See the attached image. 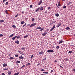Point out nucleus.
Masks as SVG:
<instances>
[{"mask_svg":"<svg viewBox=\"0 0 75 75\" xmlns=\"http://www.w3.org/2000/svg\"><path fill=\"white\" fill-rule=\"evenodd\" d=\"M15 43L16 44H19V43H20V42L18 40L17 41H16L15 42Z\"/></svg>","mask_w":75,"mask_h":75,"instance_id":"0eeeda50","label":"nucleus"},{"mask_svg":"<svg viewBox=\"0 0 75 75\" xmlns=\"http://www.w3.org/2000/svg\"><path fill=\"white\" fill-rule=\"evenodd\" d=\"M66 7H67V6H63V8H66Z\"/></svg>","mask_w":75,"mask_h":75,"instance_id":"603ef678","label":"nucleus"},{"mask_svg":"<svg viewBox=\"0 0 75 75\" xmlns=\"http://www.w3.org/2000/svg\"><path fill=\"white\" fill-rule=\"evenodd\" d=\"M47 52H49L50 53L51 52H54V50H49L47 51Z\"/></svg>","mask_w":75,"mask_h":75,"instance_id":"f257e3e1","label":"nucleus"},{"mask_svg":"<svg viewBox=\"0 0 75 75\" xmlns=\"http://www.w3.org/2000/svg\"><path fill=\"white\" fill-rule=\"evenodd\" d=\"M21 54L22 55H24V53H23V52H21Z\"/></svg>","mask_w":75,"mask_h":75,"instance_id":"a19ab883","label":"nucleus"},{"mask_svg":"<svg viewBox=\"0 0 75 75\" xmlns=\"http://www.w3.org/2000/svg\"><path fill=\"white\" fill-rule=\"evenodd\" d=\"M59 48V46H57V47H56V48L57 49H58V48Z\"/></svg>","mask_w":75,"mask_h":75,"instance_id":"58836bf2","label":"nucleus"},{"mask_svg":"<svg viewBox=\"0 0 75 75\" xmlns=\"http://www.w3.org/2000/svg\"><path fill=\"white\" fill-rule=\"evenodd\" d=\"M66 30H69V29H70V28H69V27H67L66 28Z\"/></svg>","mask_w":75,"mask_h":75,"instance_id":"c85d7f7f","label":"nucleus"},{"mask_svg":"<svg viewBox=\"0 0 75 75\" xmlns=\"http://www.w3.org/2000/svg\"><path fill=\"white\" fill-rule=\"evenodd\" d=\"M33 57H34V55H33V54H32L31 55V58L32 59L33 58Z\"/></svg>","mask_w":75,"mask_h":75,"instance_id":"f704fd0d","label":"nucleus"},{"mask_svg":"<svg viewBox=\"0 0 75 75\" xmlns=\"http://www.w3.org/2000/svg\"><path fill=\"white\" fill-rule=\"evenodd\" d=\"M47 34V32L43 33L42 34V35H43V36H45V35H46V34Z\"/></svg>","mask_w":75,"mask_h":75,"instance_id":"20e7f679","label":"nucleus"},{"mask_svg":"<svg viewBox=\"0 0 75 75\" xmlns=\"http://www.w3.org/2000/svg\"><path fill=\"white\" fill-rule=\"evenodd\" d=\"M4 22V21L3 20H0V23H3Z\"/></svg>","mask_w":75,"mask_h":75,"instance_id":"f3484780","label":"nucleus"},{"mask_svg":"<svg viewBox=\"0 0 75 75\" xmlns=\"http://www.w3.org/2000/svg\"><path fill=\"white\" fill-rule=\"evenodd\" d=\"M33 26H34V25H33V23L32 24H31L30 25V27H33Z\"/></svg>","mask_w":75,"mask_h":75,"instance_id":"bb28decb","label":"nucleus"},{"mask_svg":"<svg viewBox=\"0 0 75 75\" xmlns=\"http://www.w3.org/2000/svg\"><path fill=\"white\" fill-rule=\"evenodd\" d=\"M8 2H6V5H8Z\"/></svg>","mask_w":75,"mask_h":75,"instance_id":"a18cd8bd","label":"nucleus"},{"mask_svg":"<svg viewBox=\"0 0 75 75\" xmlns=\"http://www.w3.org/2000/svg\"><path fill=\"white\" fill-rule=\"evenodd\" d=\"M42 2V0H40L38 3V5H40V4H41Z\"/></svg>","mask_w":75,"mask_h":75,"instance_id":"f03ea898","label":"nucleus"},{"mask_svg":"<svg viewBox=\"0 0 75 75\" xmlns=\"http://www.w3.org/2000/svg\"><path fill=\"white\" fill-rule=\"evenodd\" d=\"M65 61H68V59L67 58H66L65 59H64Z\"/></svg>","mask_w":75,"mask_h":75,"instance_id":"37998d69","label":"nucleus"},{"mask_svg":"<svg viewBox=\"0 0 75 75\" xmlns=\"http://www.w3.org/2000/svg\"><path fill=\"white\" fill-rule=\"evenodd\" d=\"M21 23L22 24H24V23H25V22L24 21H22L21 22Z\"/></svg>","mask_w":75,"mask_h":75,"instance_id":"6ab92c4d","label":"nucleus"},{"mask_svg":"<svg viewBox=\"0 0 75 75\" xmlns=\"http://www.w3.org/2000/svg\"><path fill=\"white\" fill-rule=\"evenodd\" d=\"M6 66H7V65L6 64H4L3 66V67H6Z\"/></svg>","mask_w":75,"mask_h":75,"instance_id":"423d86ee","label":"nucleus"},{"mask_svg":"<svg viewBox=\"0 0 75 75\" xmlns=\"http://www.w3.org/2000/svg\"><path fill=\"white\" fill-rule=\"evenodd\" d=\"M55 16H56V17H59V14L58 13H56L55 15Z\"/></svg>","mask_w":75,"mask_h":75,"instance_id":"2eb2a0df","label":"nucleus"},{"mask_svg":"<svg viewBox=\"0 0 75 75\" xmlns=\"http://www.w3.org/2000/svg\"><path fill=\"white\" fill-rule=\"evenodd\" d=\"M7 10H6V11H5V13H6L7 14H8V13L7 12Z\"/></svg>","mask_w":75,"mask_h":75,"instance_id":"cd10ccee","label":"nucleus"},{"mask_svg":"<svg viewBox=\"0 0 75 75\" xmlns=\"http://www.w3.org/2000/svg\"><path fill=\"white\" fill-rule=\"evenodd\" d=\"M18 15L17 14V15H16L15 16V18H16V17H18Z\"/></svg>","mask_w":75,"mask_h":75,"instance_id":"3c124183","label":"nucleus"},{"mask_svg":"<svg viewBox=\"0 0 75 75\" xmlns=\"http://www.w3.org/2000/svg\"><path fill=\"white\" fill-rule=\"evenodd\" d=\"M62 24V23H60L58 24V25L59 26H61Z\"/></svg>","mask_w":75,"mask_h":75,"instance_id":"4be33fe9","label":"nucleus"},{"mask_svg":"<svg viewBox=\"0 0 75 75\" xmlns=\"http://www.w3.org/2000/svg\"><path fill=\"white\" fill-rule=\"evenodd\" d=\"M40 65V63H39L37 65V66H38V65Z\"/></svg>","mask_w":75,"mask_h":75,"instance_id":"6e6d98bb","label":"nucleus"},{"mask_svg":"<svg viewBox=\"0 0 75 75\" xmlns=\"http://www.w3.org/2000/svg\"><path fill=\"white\" fill-rule=\"evenodd\" d=\"M28 37V35H27L25 36L24 37V38H27Z\"/></svg>","mask_w":75,"mask_h":75,"instance_id":"ddd939ff","label":"nucleus"},{"mask_svg":"<svg viewBox=\"0 0 75 75\" xmlns=\"http://www.w3.org/2000/svg\"><path fill=\"white\" fill-rule=\"evenodd\" d=\"M28 65H30V63H28Z\"/></svg>","mask_w":75,"mask_h":75,"instance_id":"69168bd1","label":"nucleus"},{"mask_svg":"<svg viewBox=\"0 0 75 75\" xmlns=\"http://www.w3.org/2000/svg\"><path fill=\"white\" fill-rule=\"evenodd\" d=\"M17 36L16 35L14 37H13L12 38V40H15V39L17 38Z\"/></svg>","mask_w":75,"mask_h":75,"instance_id":"7ed1b4c3","label":"nucleus"},{"mask_svg":"<svg viewBox=\"0 0 75 75\" xmlns=\"http://www.w3.org/2000/svg\"><path fill=\"white\" fill-rule=\"evenodd\" d=\"M28 19V18H25V20H27Z\"/></svg>","mask_w":75,"mask_h":75,"instance_id":"774afa93","label":"nucleus"},{"mask_svg":"<svg viewBox=\"0 0 75 75\" xmlns=\"http://www.w3.org/2000/svg\"><path fill=\"white\" fill-rule=\"evenodd\" d=\"M42 30H43V28H42L40 30V31H41Z\"/></svg>","mask_w":75,"mask_h":75,"instance_id":"c9c22d12","label":"nucleus"},{"mask_svg":"<svg viewBox=\"0 0 75 75\" xmlns=\"http://www.w3.org/2000/svg\"><path fill=\"white\" fill-rule=\"evenodd\" d=\"M13 35H14V34H12L11 35L9 36V37H10V38L12 37Z\"/></svg>","mask_w":75,"mask_h":75,"instance_id":"a211bd4d","label":"nucleus"},{"mask_svg":"<svg viewBox=\"0 0 75 75\" xmlns=\"http://www.w3.org/2000/svg\"><path fill=\"white\" fill-rule=\"evenodd\" d=\"M44 9V8H43V7H42V6H41V7H40V10H41V11H42V10H43V9Z\"/></svg>","mask_w":75,"mask_h":75,"instance_id":"6e6552de","label":"nucleus"},{"mask_svg":"<svg viewBox=\"0 0 75 75\" xmlns=\"http://www.w3.org/2000/svg\"><path fill=\"white\" fill-rule=\"evenodd\" d=\"M3 37V34H0V37Z\"/></svg>","mask_w":75,"mask_h":75,"instance_id":"72a5a7b5","label":"nucleus"},{"mask_svg":"<svg viewBox=\"0 0 75 75\" xmlns=\"http://www.w3.org/2000/svg\"><path fill=\"white\" fill-rule=\"evenodd\" d=\"M58 3H59V4H58V6H61V5L59 4V2Z\"/></svg>","mask_w":75,"mask_h":75,"instance_id":"de8ad7c7","label":"nucleus"},{"mask_svg":"<svg viewBox=\"0 0 75 75\" xmlns=\"http://www.w3.org/2000/svg\"><path fill=\"white\" fill-rule=\"evenodd\" d=\"M18 52H19V53H20V54H21V51H19V50L18 51Z\"/></svg>","mask_w":75,"mask_h":75,"instance_id":"ea45409f","label":"nucleus"},{"mask_svg":"<svg viewBox=\"0 0 75 75\" xmlns=\"http://www.w3.org/2000/svg\"><path fill=\"white\" fill-rule=\"evenodd\" d=\"M53 30H54V29L52 28H51L50 30V31H52Z\"/></svg>","mask_w":75,"mask_h":75,"instance_id":"c03bdc74","label":"nucleus"},{"mask_svg":"<svg viewBox=\"0 0 75 75\" xmlns=\"http://www.w3.org/2000/svg\"><path fill=\"white\" fill-rule=\"evenodd\" d=\"M19 58L20 59H23V58H24V57H23L22 56H21L19 57Z\"/></svg>","mask_w":75,"mask_h":75,"instance_id":"aec40b11","label":"nucleus"},{"mask_svg":"<svg viewBox=\"0 0 75 75\" xmlns=\"http://www.w3.org/2000/svg\"><path fill=\"white\" fill-rule=\"evenodd\" d=\"M43 74H48V72H43Z\"/></svg>","mask_w":75,"mask_h":75,"instance_id":"a878e982","label":"nucleus"},{"mask_svg":"<svg viewBox=\"0 0 75 75\" xmlns=\"http://www.w3.org/2000/svg\"><path fill=\"white\" fill-rule=\"evenodd\" d=\"M15 57H18V54H16L15 55Z\"/></svg>","mask_w":75,"mask_h":75,"instance_id":"49530a36","label":"nucleus"},{"mask_svg":"<svg viewBox=\"0 0 75 75\" xmlns=\"http://www.w3.org/2000/svg\"><path fill=\"white\" fill-rule=\"evenodd\" d=\"M4 70L5 71H7V70H8V69H4Z\"/></svg>","mask_w":75,"mask_h":75,"instance_id":"79ce46f5","label":"nucleus"},{"mask_svg":"<svg viewBox=\"0 0 75 75\" xmlns=\"http://www.w3.org/2000/svg\"><path fill=\"white\" fill-rule=\"evenodd\" d=\"M12 27H13V28H16V26H15V25H13L12 26Z\"/></svg>","mask_w":75,"mask_h":75,"instance_id":"5701e85b","label":"nucleus"},{"mask_svg":"<svg viewBox=\"0 0 75 75\" xmlns=\"http://www.w3.org/2000/svg\"><path fill=\"white\" fill-rule=\"evenodd\" d=\"M63 42V41L62 40H61L59 42V44H62Z\"/></svg>","mask_w":75,"mask_h":75,"instance_id":"1a4fd4ad","label":"nucleus"},{"mask_svg":"<svg viewBox=\"0 0 75 75\" xmlns=\"http://www.w3.org/2000/svg\"><path fill=\"white\" fill-rule=\"evenodd\" d=\"M59 27V26L58 25H57V28H58V27Z\"/></svg>","mask_w":75,"mask_h":75,"instance_id":"bf43d9fd","label":"nucleus"},{"mask_svg":"<svg viewBox=\"0 0 75 75\" xmlns=\"http://www.w3.org/2000/svg\"><path fill=\"white\" fill-rule=\"evenodd\" d=\"M16 64H17V63H20V61L18 60L17 61L15 62Z\"/></svg>","mask_w":75,"mask_h":75,"instance_id":"f8f14e48","label":"nucleus"},{"mask_svg":"<svg viewBox=\"0 0 75 75\" xmlns=\"http://www.w3.org/2000/svg\"><path fill=\"white\" fill-rule=\"evenodd\" d=\"M1 75H6V74H5L4 73H3Z\"/></svg>","mask_w":75,"mask_h":75,"instance_id":"8fccbe9b","label":"nucleus"},{"mask_svg":"<svg viewBox=\"0 0 75 75\" xmlns=\"http://www.w3.org/2000/svg\"><path fill=\"white\" fill-rule=\"evenodd\" d=\"M51 72H54V70H52L51 71Z\"/></svg>","mask_w":75,"mask_h":75,"instance_id":"e2e57ef3","label":"nucleus"},{"mask_svg":"<svg viewBox=\"0 0 75 75\" xmlns=\"http://www.w3.org/2000/svg\"><path fill=\"white\" fill-rule=\"evenodd\" d=\"M55 25H54L53 26L52 28H53L54 29V28H55Z\"/></svg>","mask_w":75,"mask_h":75,"instance_id":"c756f323","label":"nucleus"},{"mask_svg":"<svg viewBox=\"0 0 75 75\" xmlns=\"http://www.w3.org/2000/svg\"><path fill=\"white\" fill-rule=\"evenodd\" d=\"M41 71H45V70H44V69H42L41 70Z\"/></svg>","mask_w":75,"mask_h":75,"instance_id":"13d9d810","label":"nucleus"},{"mask_svg":"<svg viewBox=\"0 0 75 75\" xmlns=\"http://www.w3.org/2000/svg\"><path fill=\"white\" fill-rule=\"evenodd\" d=\"M40 8H38L36 11V12H37V11H38L39 10H40Z\"/></svg>","mask_w":75,"mask_h":75,"instance_id":"9d476101","label":"nucleus"},{"mask_svg":"<svg viewBox=\"0 0 75 75\" xmlns=\"http://www.w3.org/2000/svg\"><path fill=\"white\" fill-rule=\"evenodd\" d=\"M27 25V24L26 23H25V25H23V27H25V25Z\"/></svg>","mask_w":75,"mask_h":75,"instance_id":"e433bc0d","label":"nucleus"},{"mask_svg":"<svg viewBox=\"0 0 75 75\" xmlns=\"http://www.w3.org/2000/svg\"><path fill=\"white\" fill-rule=\"evenodd\" d=\"M11 71H8V75H11Z\"/></svg>","mask_w":75,"mask_h":75,"instance_id":"39448f33","label":"nucleus"},{"mask_svg":"<svg viewBox=\"0 0 75 75\" xmlns=\"http://www.w3.org/2000/svg\"><path fill=\"white\" fill-rule=\"evenodd\" d=\"M43 54V52L42 51L40 52L39 54H40V55H41Z\"/></svg>","mask_w":75,"mask_h":75,"instance_id":"4468645a","label":"nucleus"},{"mask_svg":"<svg viewBox=\"0 0 75 75\" xmlns=\"http://www.w3.org/2000/svg\"><path fill=\"white\" fill-rule=\"evenodd\" d=\"M10 59H14V58L13 57H10L9 58Z\"/></svg>","mask_w":75,"mask_h":75,"instance_id":"393cba45","label":"nucleus"},{"mask_svg":"<svg viewBox=\"0 0 75 75\" xmlns=\"http://www.w3.org/2000/svg\"><path fill=\"white\" fill-rule=\"evenodd\" d=\"M72 51H70L69 52V54H71V53H72Z\"/></svg>","mask_w":75,"mask_h":75,"instance_id":"2f4dec72","label":"nucleus"},{"mask_svg":"<svg viewBox=\"0 0 75 75\" xmlns=\"http://www.w3.org/2000/svg\"><path fill=\"white\" fill-rule=\"evenodd\" d=\"M22 67L23 68H24V67H25V65H23L22 66Z\"/></svg>","mask_w":75,"mask_h":75,"instance_id":"0e129e2a","label":"nucleus"},{"mask_svg":"<svg viewBox=\"0 0 75 75\" xmlns=\"http://www.w3.org/2000/svg\"><path fill=\"white\" fill-rule=\"evenodd\" d=\"M24 48H21V50H24Z\"/></svg>","mask_w":75,"mask_h":75,"instance_id":"5fc2aeb1","label":"nucleus"},{"mask_svg":"<svg viewBox=\"0 0 75 75\" xmlns=\"http://www.w3.org/2000/svg\"><path fill=\"white\" fill-rule=\"evenodd\" d=\"M56 22H57V21H54L53 22V23H54Z\"/></svg>","mask_w":75,"mask_h":75,"instance_id":"052dcab7","label":"nucleus"},{"mask_svg":"<svg viewBox=\"0 0 75 75\" xmlns=\"http://www.w3.org/2000/svg\"><path fill=\"white\" fill-rule=\"evenodd\" d=\"M30 8H33V5H31L30 6Z\"/></svg>","mask_w":75,"mask_h":75,"instance_id":"4c0bfd02","label":"nucleus"},{"mask_svg":"<svg viewBox=\"0 0 75 75\" xmlns=\"http://www.w3.org/2000/svg\"><path fill=\"white\" fill-rule=\"evenodd\" d=\"M71 3H72V2H69L67 4V5H68V6H69V5H70V4H71Z\"/></svg>","mask_w":75,"mask_h":75,"instance_id":"412c9836","label":"nucleus"},{"mask_svg":"<svg viewBox=\"0 0 75 75\" xmlns=\"http://www.w3.org/2000/svg\"><path fill=\"white\" fill-rule=\"evenodd\" d=\"M33 26H35V25H37V24H36V23H33Z\"/></svg>","mask_w":75,"mask_h":75,"instance_id":"7c9ffc66","label":"nucleus"},{"mask_svg":"<svg viewBox=\"0 0 75 75\" xmlns=\"http://www.w3.org/2000/svg\"><path fill=\"white\" fill-rule=\"evenodd\" d=\"M35 19H34V18H32V21H34Z\"/></svg>","mask_w":75,"mask_h":75,"instance_id":"473e14b6","label":"nucleus"},{"mask_svg":"<svg viewBox=\"0 0 75 75\" xmlns=\"http://www.w3.org/2000/svg\"><path fill=\"white\" fill-rule=\"evenodd\" d=\"M17 39H18V38H20V36L18 35L17 37Z\"/></svg>","mask_w":75,"mask_h":75,"instance_id":"b1692460","label":"nucleus"},{"mask_svg":"<svg viewBox=\"0 0 75 75\" xmlns=\"http://www.w3.org/2000/svg\"><path fill=\"white\" fill-rule=\"evenodd\" d=\"M59 67H61V68H63V67H62V66L61 65H59Z\"/></svg>","mask_w":75,"mask_h":75,"instance_id":"4d7b16f0","label":"nucleus"},{"mask_svg":"<svg viewBox=\"0 0 75 75\" xmlns=\"http://www.w3.org/2000/svg\"><path fill=\"white\" fill-rule=\"evenodd\" d=\"M30 24H28L27 25V26L28 27H29V26H30Z\"/></svg>","mask_w":75,"mask_h":75,"instance_id":"680f3d73","label":"nucleus"},{"mask_svg":"<svg viewBox=\"0 0 75 75\" xmlns=\"http://www.w3.org/2000/svg\"><path fill=\"white\" fill-rule=\"evenodd\" d=\"M73 71H74V72H75V69H73Z\"/></svg>","mask_w":75,"mask_h":75,"instance_id":"338daca9","label":"nucleus"},{"mask_svg":"<svg viewBox=\"0 0 75 75\" xmlns=\"http://www.w3.org/2000/svg\"><path fill=\"white\" fill-rule=\"evenodd\" d=\"M48 8V10H50V9H51V7H49Z\"/></svg>","mask_w":75,"mask_h":75,"instance_id":"864d4df0","label":"nucleus"},{"mask_svg":"<svg viewBox=\"0 0 75 75\" xmlns=\"http://www.w3.org/2000/svg\"><path fill=\"white\" fill-rule=\"evenodd\" d=\"M6 1H7V0H3V3H4V2Z\"/></svg>","mask_w":75,"mask_h":75,"instance_id":"09e8293b","label":"nucleus"},{"mask_svg":"<svg viewBox=\"0 0 75 75\" xmlns=\"http://www.w3.org/2000/svg\"><path fill=\"white\" fill-rule=\"evenodd\" d=\"M20 74V73H19V72L16 73L14 74H13V75H18V74Z\"/></svg>","mask_w":75,"mask_h":75,"instance_id":"9b49d317","label":"nucleus"},{"mask_svg":"<svg viewBox=\"0 0 75 75\" xmlns=\"http://www.w3.org/2000/svg\"><path fill=\"white\" fill-rule=\"evenodd\" d=\"M41 28L40 26L36 28V29H41Z\"/></svg>","mask_w":75,"mask_h":75,"instance_id":"dca6fc26","label":"nucleus"}]
</instances>
